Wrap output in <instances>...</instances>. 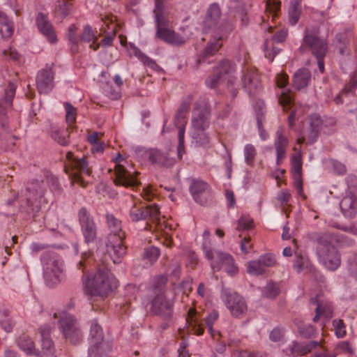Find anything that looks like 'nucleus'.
I'll return each instance as SVG.
<instances>
[{"instance_id":"obj_62","label":"nucleus","mask_w":357,"mask_h":357,"mask_svg":"<svg viewBox=\"0 0 357 357\" xmlns=\"http://www.w3.org/2000/svg\"><path fill=\"white\" fill-rule=\"evenodd\" d=\"M104 93L112 100L119 99L121 97L120 89H112L108 86L104 88Z\"/></svg>"},{"instance_id":"obj_17","label":"nucleus","mask_w":357,"mask_h":357,"mask_svg":"<svg viewBox=\"0 0 357 357\" xmlns=\"http://www.w3.org/2000/svg\"><path fill=\"white\" fill-rule=\"evenodd\" d=\"M78 217L82 232L86 242H93L96 237V228L93 220L84 208L79 211Z\"/></svg>"},{"instance_id":"obj_48","label":"nucleus","mask_w":357,"mask_h":357,"mask_svg":"<svg viewBox=\"0 0 357 357\" xmlns=\"http://www.w3.org/2000/svg\"><path fill=\"white\" fill-rule=\"evenodd\" d=\"M280 8V2L278 0H267L266 3V11L271 15L272 20L276 17Z\"/></svg>"},{"instance_id":"obj_34","label":"nucleus","mask_w":357,"mask_h":357,"mask_svg":"<svg viewBox=\"0 0 357 357\" xmlns=\"http://www.w3.org/2000/svg\"><path fill=\"white\" fill-rule=\"evenodd\" d=\"M80 40L85 43H91L90 47L94 51L99 48V44H98V36L96 34V31H93L92 27L89 24L84 26L82 33L80 36Z\"/></svg>"},{"instance_id":"obj_37","label":"nucleus","mask_w":357,"mask_h":357,"mask_svg":"<svg viewBox=\"0 0 357 357\" xmlns=\"http://www.w3.org/2000/svg\"><path fill=\"white\" fill-rule=\"evenodd\" d=\"M175 126L178 128V145L177 148V155L179 159H181L184 153V134L185 126L186 121H174Z\"/></svg>"},{"instance_id":"obj_1","label":"nucleus","mask_w":357,"mask_h":357,"mask_svg":"<svg viewBox=\"0 0 357 357\" xmlns=\"http://www.w3.org/2000/svg\"><path fill=\"white\" fill-rule=\"evenodd\" d=\"M84 291L90 296H105L117 287V281L110 271L99 268L93 275H84Z\"/></svg>"},{"instance_id":"obj_22","label":"nucleus","mask_w":357,"mask_h":357,"mask_svg":"<svg viewBox=\"0 0 357 357\" xmlns=\"http://www.w3.org/2000/svg\"><path fill=\"white\" fill-rule=\"evenodd\" d=\"M291 162L294 186L298 195L304 198L303 192V182L301 178L302 157L300 151L292 155Z\"/></svg>"},{"instance_id":"obj_57","label":"nucleus","mask_w":357,"mask_h":357,"mask_svg":"<svg viewBox=\"0 0 357 357\" xmlns=\"http://www.w3.org/2000/svg\"><path fill=\"white\" fill-rule=\"evenodd\" d=\"M298 332L305 337H310L314 335V330L312 326L308 325H298Z\"/></svg>"},{"instance_id":"obj_26","label":"nucleus","mask_w":357,"mask_h":357,"mask_svg":"<svg viewBox=\"0 0 357 357\" xmlns=\"http://www.w3.org/2000/svg\"><path fill=\"white\" fill-rule=\"evenodd\" d=\"M36 23L40 32L45 36L50 43H56V36L55 32L47 16L39 13L36 18Z\"/></svg>"},{"instance_id":"obj_52","label":"nucleus","mask_w":357,"mask_h":357,"mask_svg":"<svg viewBox=\"0 0 357 357\" xmlns=\"http://www.w3.org/2000/svg\"><path fill=\"white\" fill-rule=\"evenodd\" d=\"M309 266L307 257L302 255H297L294 263V268L297 272H301Z\"/></svg>"},{"instance_id":"obj_3","label":"nucleus","mask_w":357,"mask_h":357,"mask_svg":"<svg viewBox=\"0 0 357 357\" xmlns=\"http://www.w3.org/2000/svg\"><path fill=\"white\" fill-rule=\"evenodd\" d=\"M107 223L110 230L108 241L106 244L107 252L114 263H119L126 254V247L123 244L124 233L121 229V222L112 214H107Z\"/></svg>"},{"instance_id":"obj_55","label":"nucleus","mask_w":357,"mask_h":357,"mask_svg":"<svg viewBox=\"0 0 357 357\" xmlns=\"http://www.w3.org/2000/svg\"><path fill=\"white\" fill-rule=\"evenodd\" d=\"M52 137L61 145H66L68 142L67 135L59 130H55L52 132Z\"/></svg>"},{"instance_id":"obj_38","label":"nucleus","mask_w":357,"mask_h":357,"mask_svg":"<svg viewBox=\"0 0 357 357\" xmlns=\"http://www.w3.org/2000/svg\"><path fill=\"white\" fill-rule=\"evenodd\" d=\"M222 39V36H213L204 50V54L206 56L215 54L222 46V42H220Z\"/></svg>"},{"instance_id":"obj_11","label":"nucleus","mask_w":357,"mask_h":357,"mask_svg":"<svg viewBox=\"0 0 357 357\" xmlns=\"http://www.w3.org/2000/svg\"><path fill=\"white\" fill-rule=\"evenodd\" d=\"M66 158L68 160L69 165L73 169V172L71 174L73 183L85 187L87 183L91 182V169L84 158H76L73 153L68 152L66 154Z\"/></svg>"},{"instance_id":"obj_9","label":"nucleus","mask_w":357,"mask_h":357,"mask_svg":"<svg viewBox=\"0 0 357 357\" xmlns=\"http://www.w3.org/2000/svg\"><path fill=\"white\" fill-rule=\"evenodd\" d=\"M234 66L228 60L222 61L213 70V75L206 80V84L215 88L219 84L227 82L228 88L233 85L236 77L234 76Z\"/></svg>"},{"instance_id":"obj_33","label":"nucleus","mask_w":357,"mask_h":357,"mask_svg":"<svg viewBox=\"0 0 357 357\" xmlns=\"http://www.w3.org/2000/svg\"><path fill=\"white\" fill-rule=\"evenodd\" d=\"M42 338V347L44 351L49 355L54 354L53 342L50 338L51 328L48 325L41 326L39 329Z\"/></svg>"},{"instance_id":"obj_29","label":"nucleus","mask_w":357,"mask_h":357,"mask_svg":"<svg viewBox=\"0 0 357 357\" xmlns=\"http://www.w3.org/2000/svg\"><path fill=\"white\" fill-rule=\"evenodd\" d=\"M220 17V9L218 4L213 3L208 8L206 17L203 21L204 31L215 26Z\"/></svg>"},{"instance_id":"obj_47","label":"nucleus","mask_w":357,"mask_h":357,"mask_svg":"<svg viewBox=\"0 0 357 357\" xmlns=\"http://www.w3.org/2000/svg\"><path fill=\"white\" fill-rule=\"evenodd\" d=\"M257 154V151L255 146L250 144H248L244 147V157L245 162L248 165L253 164L255 158Z\"/></svg>"},{"instance_id":"obj_15","label":"nucleus","mask_w":357,"mask_h":357,"mask_svg":"<svg viewBox=\"0 0 357 357\" xmlns=\"http://www.w3.org/2000/svg\"><path fill=\"white\" fill-rule=\"evenodd\" d=\"M129 215L132 222H137L146 218L156 222L160 219V211L155 204L144 207L142 204H135L130 209Z\"/></svg>"},{"instance_id":"obj_42","label":"nucleus","mask_w":357,"mask_h":357,"mask_svg":"<svg viewBox=\"0 0 357 357\" xmlns=\"http://www.w3.org/2000/svg\"><path fill=\"white\" fill-rule=\"evenodd\" d=\"M0 325L6 332L12 331L13 323L8 312L6 310L0 312Z\"/></svg>"},{"instance_id":"obj_14","label":"nucleus","mask_w":357,"mask_h":357,"mask_svg":"<svg viewBox=\"0 0 357 357\" xmlns=\"http://www.w3.org/2000/svg\"><path fill=\"white\" fill-rule=\"evenodd\" d=\"M112 160L115 163L114 171L116 178L114 179V182L116 185L125 187L138 185V181L133 174L126 170L125 166L121 164L122 162L125 163L126 162L120 153H117Z\"/></svg>"},{"instance_id":"obj_60","label":"nucleus","mask_w":357,"mask_h":357,"mask_svg":"<svg viewBox=\"0 0 357 357\" xmlns=\"http://www.w3.org/2000/svg\"><path fill=\"white\" fill-rule=\"evenodd\" d=\"M188 108H189L188 104H187V103L182 104L176 112V114L175 116V121H185V114L188 112Z\"/></svg>"},{"instance_id":"obj_23","label":"nucleus","mask_w":357,"mask_h":357,"mask_svg":"<svg viewBox=\"0 0 357 357\" xmlns=\"http://www.w3.org/2000/svg\"><path fill=\"white\" fill-rule=\"evenodd\" d=\"M310 303L316 305V315L314 317V321H317L321 319L324 323L332 317L333 307L328 301L321 300L319 296L312 298L310 300Z\"/></svg>"},{"instance_id":"obj_46","label":"nucleus","mask_w":357,"mask_h":357,"mask_svg":"<svg viewBox=\"0 0 357 357\" xmlns=\"http://www.w3.org/2000/svg\"><path fill=\"white\" fill-rule=\"evenodd\" d=\"M354 349L352 346L347 341H342L338 343L334 350L335 356L340 354H353Z\"/></svg>"},{"instance_id":"obj_51","label":"nucleus","mask_w":357,"mask_h":357,"mask_svg":"<svg viewBox=\"0 0 357 357\" xmlns=\"http://www.w3.org/2000/svg\"><path fill=\"white\" fill-rule=\"evenodd\" d=\"M160 255V250L155 246H151L145 250L144 257L151 263L155 262Z\"/></svg>"},{"instance_id":"obj_2","label":"nucleus","mask_w":357,"mask_h":357,"mask_svg":"<svg viewBox=\"0 0 357 357\" xmlns=\"http://www.w3.org/2000/svg\"><path fill=\"white\" fill-rule=\"evenodd\" d=\"M164 1L155 0L154 13L157 28L156 36L172 45H182L190 38V36L187 33L181 36L179 33L167 28L168 20L165 17V11L163 7Z\"/></svg>"},{"instance_id":"obj_16","label":"nucleus","mask_w":357,"mask_h":357,"mask_svg":"<svg viewBox=\"0 0 357 357\" xmlns=\"http://www.w3.org/2000/svg\"><path fill=\"white\" fill-rule=\"evenodd\" d=\"M15 93V86L10 83L4 91V97L0 98V135L7 132L8 120L6 114L12 106Z\"/></svg>"},{"instance_id":"obj_63","label":"nucleus","mask_w":357,"mask_h":357,"mask_svg":"<svg viewBox=\"0 0 357 357\" xmlns=\"http://www.w3.org/2000/svg\"><path fill=\"white\" fill-rule=\"evenodd\" d=\"M69 40L73 43H77L78 37L77 35V27L75 25L72 24L69 26L67 33Z\"/></svg>"},{"instance_id":"obj_13","label":"nucleus","mask_w":357,"mask_h":357,"mask_svg":"<svg viewBox=\"0 0 357 357\" xmlns=\"http://www.w3.org/2000/svg\"><path fill=\"white\" fill-rule=\"evenodd\" d=\"M221 298L233 316L241 317L247 312V304L244 298L237 293L223 289Z\"/></svg>"},{"instance_id":"obj_50","label":"nucleus","mask_w":357,"mask_h":357,"mask_svg":"<svg viewBox=\"0 0 357 357\" xmlns=\"http://www.w3.org/2000/svg\"><path fill=\"white\" fill-rule=\"evenodd\" d=\"M279 50L273 47L272 41L266 40L264 46V52L265 57L270 61H272Z\"/></svg>"},{"instance_id":"obj_49","label":"nucleus","mask_w":357,"mask_h":357,"mask_svg":"<svg viewBox=\"0 0 357 357\" xmlns=\"http://www.w3.org/2000/svg\"><path fill=\"white\" fill-rule=\"evenodd\" d=\"M66 110V119L68 124L73 123L76 120L77 110L71 104L68 102L64 103Z\"/></svg>"},{"instance_id":"obj_8","label":"nucleus","mask_w":357,"mask_h":357,"mask_svg":"<svg viewBox=\"0 0 357 357\" xmlns=\"http://www.w3.org/2000/svg\"><path fill=\"white\" fill-rule=\"evenodd\" d=\"M136 155L141 162H149L159 167H170L175 162V159L170 155L169 149H136Z\"/></svg>"},{"instance_id":"obj_18","label":"nucleus","mask_w":357,"mask_h":357,"mask_svg":"<svg viewBox=\"0 0 357 357\" xmlns=\"http://www.w3.org/2000/svg\"><path fill=\"white\" fill-rule=\"evenodd\" d=\"M241 81L243 87L250 96H255L261 89L258 74L253 68L246 67L243 69Z\"/></svg>"},{"instance_id":"obj_27","label":"nucleus","mask_w":357,"mask_h":357,"mask_svg":"<svg viewBox=\"0 0 357 357\" xmlns=\"http://www.w3.org/2000/svg\"><path fill=\"white\" fill-rule=\"evenodd\" d=\"M112 351V345L109 342L99 340L90 343L88 357H107Z\"/></svg>"},{"instance_id":"obj_6","label":"nucleus","mask_w":357,"mask_h":357,"mask_svg":"<svg viewBox=\"0 0 357 357\" xmlns=\"http://www.w3.org/2000/svg\"><path fill=\"white\" fill-rule=\"evenodd\" d=\"M54 317L58 319L59 329L66 340L74 344L82 340V332L76 319L71 314L65 310H59Z\"/></svg>"},{"instance_id":"obj_30","label":"nucleus","mask_w":357,"mask_h":357,"mask_svg":"<svg viewBox=\"0 0 357 357\" xmlns=\"http://www.w3.org/2000/svg\"><path fill=\"white\" fill-rule=\"evenodd\" d=\"M208 185L202 181H194L190 187V191L195 202L203 204V197L207 194Z\"/></svg>"},{"instance_id":"obj_31","label":"nucleus","mask_w":357,"mask_h":357,"mask_svg":"<svg viewBox=\"0 0 357 357\" xmlns=\"http://www.w3.org/2000/svg\"><path fill=\"white\" fill-rule=\"evenodd\" d=\"M308 123L310 125V130L308 133L305 135L308 138V143L312 144L316 140L318 136L321 125V119L319 115L313 114L309 117Z\"/></svg>"},{"instance_id":"obj_45","label":"nucleus","mask_w":357,"mask_h":357,"mask_svg":"<svg viewBox=\"0 0 357 357\" xmlns=\"http://www.w3.org/2000/svg\"><path fill=\"white\" fill-rule=\"evenodd\" d=\"M253 227V220L249 215H242L237 222L236 229L238 231L249 230Z\"/></svg>"},{"instance_id":"obj_53","label":"nucleus","mask_w":357,"mask_h":357,"mask_svg":"<svg viewBox=\"0 0 357 357\" xmlns=\"http://www.w3.org/2000/svg\"><path fill=\"white\" fill-rule=\"evenodd\" d=\"M218 318V313L217 311H213L211 312L208 317L206 318V324L208 328V332L211 333V335L214 337L215 335V331L213 329V326L214 323L216 321V320Z\"/></svg>"},{"instance_id":"obj_40","label":"nucleus","mask_w":357,"mask_h":357,"mask_svg":"<svg viewBox=\"0 0 357 357\" xmlns=\"http://www.w3.org/2000/svg\"><path fill=\"white\" fill-rule=\"evenodd\" d=\"M280 291L279 284L268 282L263 290L264 296L269 298H275Z\"/></svg>"},{"instance_id":"obj_28","label":"nucleus","mask_w":357,"mask_h":357,"mask_svg":"<svg viewBox=\"0 0 357 357\" xmlns=\"http://www.w3.org/2000/svg\"><path fill=\"white\" fill-rule=\"evenodd\" d=\"M172 303L163 295H159L152 301V311L155 314L169 316L172 313Z\"/></svg>"},{"instance_id":"obj_64","label":"nucleus","mask_w":357,"mask_h":357,"mask_svg":"<svg viewBox=\"0 0 357 357\" xmlns=\"http://www.w3.org/2000/svg\"><path fill=\"white\" fill-rule=\"evenodd\" d=\"M287 36V30L281 29L275 33L272 40L275 43H282L286 39Z\"/></svg>"},{"instance_id":"obj_19","label":"nucleus","mask_w":357,"mask_h":357,"mask_svg":"<svg viewBox=\"0 0 357 357\" xmlns=\"http://www.w3.org/2000/svg\"><path fill=\"white\" fill-rule=\"evenodd\" d=\"M340 209L344 217L352 218L357 211V188L349 189L340 203Z\"/></svg>"},{"instance_id":"obj_32","label":"nucleus","mask_w":357,"mask_h":357,"mask_svg":"<svg viewBox=\"0 0 357 357\" xmlns=\"http://www.w3.org/2000/svg\"><path fill=\"white\" fill-rule=\"evenodd\" d=\"M311 80V73L306 68L299 69L294 75V85L300 90L306 87Z\"/></svg>"},{"instance_id":"obj_54","label":"nucleus","mask_w":357,"mask_h":357,"mask_svg":"<svg viewBox=\"0 0 357 357\" xmlns=\"http://www.w3.org/2000/svg\"><path fill=\"white\" fill-rule=\"evenodd\" d=\"M335 335L337 337H343L346 335L345 326L341 319H335L333 321Z\"/></svg>"},{"instance_id":"obj_56","label":"nucleus","mask_w":357,"mask_h":357,"mask_svg":"<svg viewBox=\"0 0 357 357\" xmlns=\"http://www.w3.org/2000/svg\"><path fill=\"white\" fill-rule=\"evenodd\" d=\"M259 259L265 270L266 268L273 266L275 264V257L270 254L262 255Z\"/></svg>"},{"instance_id":"obj_5","label":"nucleus","mask_w":357,"mask_h":357,"mask_svg":"<svg viewBox=\"0 0 357 357\" xmlns=\"http://www.w3.org/2000/svg\"><path fill=\"white\" fill-rule=\"evenodd\" d=\"M330 236L322 234L318 239L317 255L321 264L330 271L336 270L341 264L340 256L331 244Z\"/></svg>"},{"instance_id":"obj_25","label":"nucleus","mask_w":357,"mask_h":357,"mask_svg":"<svg viewBox=\"0 0 357 357\" xmlns=\"http://www.w3.org/2000/svg\"><path fill=\"white\" fill-rule=\"evenodd\" d=\"M284 128L283 126H280L276 132V136L274 141V146L276 151L277 165H280L287 154V148L289 144V140L284 135Z\"/></svg>"},{"instance_id":"obj_61","label":"nucleus","mask_w":357,"mask_h":357,"mask_svg":"<svg viewBox=\"0 0 357 357\" xmlns=\"http://www.w3.org/2000/svg\"><path fill=\"white\" fill-rule=\"evenodd\" d=\"M134 55L139 59L142 62H143L146 65L153 64L154 62L146 55H145L138 48L134 49Z\"/></svg>"},{"instance_id":"obj_7","label":"nucleus","mask_w":357,"mask_h":357,"mask_svg":"<svg viewBox=\"0 0 357 357\" xmlns=\"http://www.w3.org/2000/svg\"><path fill=\"white\" fill-rule=\"evenodd\" d=\"M318 30L315 28H307L303 38V43L301 46L303 51L306 47H309L312 50L313 54L317 59V64L321 73L324 72V57L326 52V43L318 38Z\"/></svg>"},{"instance_id":"obj_20","label":"nucleus","mask_w":357,"mask_h":357,"mask_svg":"<svg viewBox=\"0 0 357 357\" xmlns=\"http://www.w3.org/2000/svg\"><path fill=\"white\" fill-rule=\"evenodd\" d=\"M54 71L47 66L40 70L36 77V86L40 93H48L54 88Z\"/></svg>"},{"instance_id":"obj_44","label":"nucleus","mask_w":357,"mask_h":357,"mask_svg":"<svg viewBox=\"0 0 357 357\" xmlns=\"http://www.w3.org/2000/svg\"><path fill=\"white\" fill-rule=\"evenodd\" d=\"M301 15V6L298 3H291L289 10V20L291 25L296 24Z\"/></svg>"},{"instance_id":"obj_58","label":"nucleus","mask_w":357,"mask_h":357,"mask_svg":"<svg viewBox=\"0 0 357 357\" xmlns=\"http://www.w3.org/2000/svg\"><path fill=\"white\" fill-rule=\"evenodd\" d=\"M195 314V311L194 309L189 310L188 321L190 323H192V322L195 323V326H194L195 333H196V335H200L204 333V328H202V326H201L200 325H199L197 324V321L196 320L194 319Z\"/></svg>"},{"instance_id":"obj_43","label":"nucleus","mask_w":357,"mask_h":357,"mask_svg":"<svg viewBox=\"0 0 357 357\" xmlns=\"http://www.w3.org/2000/svg\"><path fill=\"white\" fill-rule=\"evenodd\" d=\"M247 270L248 273L252 275H260L265 272V269L259 259L249 261Z\"/></svg>"},{"instance_id":"obj_41","label":"nucleus","mask_w":357,"mask_h":357,"mask_svg":"<svg viewBox=\"0 0 357 357\" xmlns=\"http://www.w3.org/2000/svg\"><path fill=\"white\" fill-rule=\"evenodd\" d=\"M108 26V29L111 31L104 38H102L98 43L99 46L101 45L103 47H107L112 45L113 40L115 36V24H111L109 26L107 24V21L104 22Z\"/></svg>"},{"instance_id":"obj_12","label":"nucleus","mask_w":357,"mask_h":357,"mask_svg":"<svg viewBox=\"0 0 357 357\" xmlns=\"http://www.w3.org/2000/svg\"><path fill=\"white\" fill-rule=\"evenodd\" d=\"M63 261L55 257H51L44 265V279L46 284L52 287L65 280Z\"/></svg>"},{"instance_id":"obj_35","label":"nucleus","mask_w":357,"mask_h":357,"mask_svg":"<svg viewBox=\"0 0 357 357\" xmlns=\"http://www.w3.org/2000/svg\"><path fill=\"white\" fill-rule=\"evenodd\" d=\"M26 202L29 205L33 204V200L36 199L38 197L42 196L43 193V188L39 182L31 183L28 184L27 188Z\"/></svg>"},{"instance_id":"obj_10","label":"nucleus","mask_w":357,"mask_h":357,"mask_svg":"<svg viewBox=\"0 0 357 357\" xmlns=\"http://www.w3.org/2000/svg\"><path fill=\"white\" fill-rule=\"evenodd\" d=\"M208 117L209 112L207 109L200 111L196 108L194 111L190 136L199 145H204L208 142V137L205 132V129L208 126Z\"/></svg>"},{"instance_id":"obj_39","label":"nucleus","mask_w":357,"mask_h":357,"mask_svg":"<svg viewBox=\"0 0 357 357\" xmlns=\"http://www.w3.org/2000/svg\"><path fill=\"white\" fill-rule=\"evenodd\" d=\"M90 337V343H93L103 339L102 328L96 321H93L91 324Z\"/></svg>"},{"instance_id":"obj_36","label":"nucleus","mask_w":357,"mask_h":357,"mask_svg":"<svg viewBox=\"0 0 357 357\" xmlns=\"http://www.w3.org/2000/svg\"><path fill=\"white\" fill-rule=\"evenodd\" d=\"M19 347L26 354L38 356L40 352L35 349L33 342L28 337H22L18 340Z\"/></svg>"},{"instance_id":"obj_4","label":"nucleus","mask_w":357,"mask_h":357,"mask_svg":"<svg viewBox=\"0 0 357 357\" xmlns=\"http://www.w3.org/2000/svg\"><path fill=\"white\" fill-rule=\"evenodd\" d=\"M203 250L207 259L211 260V266L213 271L224 269L228 274L234 275L238 272V268L234 259L230 255L217 252L214 256L211 250L210 231L205 230L203 233Z\"/></svg>"},{"instance_id":"obj_59","label":"nucleus","mask_w":357,"mask_h":357,"mask_svg":"<svg viewBox=\"0 0 357 357\" xmlns=\"http://www.w3.org/2000/svg\"><path fill=\"white\" fill-rule=\"evenodd\" d=\"M0 33L3 38H10L13 33V24L10 22L1 24V26H0Z\"/></svg>"},{"instance_id":"obj_21","label":"nucleus","mask_w":357,"mask_h":357,"mask_svg":"<svg viewBox=\"0 0 357 357\" xmlns=\"http://www.w3.org/2000/svg\"><path fill=\"white\" fill-rule=\"evenodd\" d=\"M318 347L321 349V351L316 352L312 357H335V354L328 353L321 342L317 341H312L305 345L294 343L291 348V352L295 355L303 356Z\"/></svg>"},{"instance_id":"obj_24","label":"nucleus","mask_w":357,"mask_h":357,"mask_svg":"<svg viewBox=\"0 0 357 357\" xmlns=\"http://www.w3.org/2000/svg\"><path fill=\"white\" fill-rule=\"evenodd\" d=\"M288 82V77L285 73H279L276 77V84L278 86L282 89V91L279 98V102L283 107L284 111L291 109L294 103L292 100L291 93L284 89Z\"/></svg>"}]
</instances>
